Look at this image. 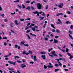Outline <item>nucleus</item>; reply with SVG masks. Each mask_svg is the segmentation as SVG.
Wrapping results in <instances>:
<instances>
[{"mask_svg":"<svg viewBox=\"0 0 73 73\" xmlns=\"http://www.w3.org/2000/svg\"><path fill=\"white\" fill-rule=\"evenodd\" d=\"M52 54L50 55L49 53L48 54L49 56H50V57H52V58H54L53 56H54L55 57H58V56L56 55V53H55V51H52L51 52V53H50V54Z\"/></svg>","mask_w":73,"mask_h":73,"instance_id":"nucleus-1","label":"nucleus"},{"mask_svg":"<svg viewBox=\"0 0 73 73\" xmlns=\"http://www.w3.org/2000/svg\"><path fill=\"white\" fill-rule=\"evenodd\" d=\"M37 7L38 8V9L39 10L41 9L42 8V5L40 3H38L36 4Z\"/></svg>","mask_w":73,"mask_h":73,"instance_id":"nucleus-2","label":"nucleus"},{"mask_svg":"<svg viewBox=\"0 0 73 73\" xmlns=\"http://www.w3.org/2000/svg\"><path fill=\"white\" fill-rule=\"evenodd\" d=\"M8 62L10 64H13V65L14 66L16 65V62H11L9 60L8 61Z\"/></svg>","mask_w":73,"mask_h":73,"instance_id":"nucleus-3","label":"nucleus"},{"mask_svg":"<svg viewBox=\"0 0 73 73\" xmlns=\"http://www.w3.org/2000/svg\"><path fill=\"white\" fill-rule=\"evenodd\" d=\"M49 65H48L47 66L48 68H53V66H52V65L50 63H49Z\"/></svg>","mask_w":73,"mask_h":73,"instance_id":"nucleus-4","label":"nucleus"},{"mask_svg":"<svg viewBox=\"0 0 73 73\" xmlns=\"http://www.w3.org/2000/svg\"><path fill=\"white\" fill-rule=\"evenodd\" d=\"M64 5V4L63 3H60L59 5L58 6V7L59 8H62V7L63 6V5Z\"/></svg>","mask_w":73,"mask_h":73,"instance_id":"nucleus-5","label":"nucleus"},{"mask_svg":"<svg viewBox=\"0 0 73 73\" xmlns=\"http://www.w3.org/2000/svg\"><path fill=\"white\" fill-rule=\"evenodd\" d=\"M21 68H25L26 67V65H25V64L23 63L21 65Z\"/></svg>","mask_w":73,"mask_h":73,"instance_id":"nucleus-6","label":"nucleus"},{"mask_svg":"<svg viewBox=\"0 0 73 73\" xmlns=\"http://www.w3.org/2000/svg\"><path fill=\"white\" fill-rule=\"evenodd\" d=\"M31 28L32 30H33V31H34V32H35V31H36V30H35V28H36L35 27V26L32 27Z\"/></svg>","mask_w":73,"mask_h":73,"instance_id":"nucleus-7","label":"nucleus"},{"mask_svg":"<svg viewBox=\"0 0 73 73\" xmlns=\"http://www.w3.org/2000/svg\"><path fill=\"white\" fill-rule=\"evenodd\" d=\"M41 57L44 59V60H45L46 59V58H45V55H42L41 56Z\"/></svg>","mask_w":73,"mask_h":73,"instance_id":"nucleus-8","label":"nucleus"},{"mask_svg":"<svg viewBox=\"0 0 73 73\" xmlns=\"http://www.w3.org/2000/svg\"><path fill=\"white\" fill-rule=\"evenodd\" d=\"M54 41L53 42V43H58V40H56V39H54Z\"/></svg>","mask_w":73,"mask_h":73,"instance_id":"nucleus-9","label":"nucleus"},{"mask_svg":"<svg viewBox=\"0 0 73 73\" xmlns=\"http://www.w3.org/2000/svg\"><path fill=\"white\" fill-rule=\"evenodd\" d=\"M60 15H63V13H59L57 14L56 16H60Z\"/></svg>","mask_w":73,"mask_h":73,"instance_id":"nucleus-10","label":"nucleus"},{"mask_svg":"<svg viewBox=\"0 0 73 73\" xmlns=\"http://www.w3.org/2000/svg\"><path fill=\"white\" fill-rule=\"evenodd\" d=\"M59 60H62V61H65V59L64 58H59Z\"/></svg>","mask_w":73,"mask_h":73,"instance_id":"nucleus-11","label":"nucleus"},{"mask_svg":"<svg viewBox=\"0 0 73 73\" xmlns=\"http://www.w3.org/2000/svg\"><path fill=\"white\" fill-rule=\"evenodd\" d=\"M17 62L18 63H20V64H21L22 63V62L20 60H17Z\"/></svg>","mask_w":73,"mask_h":73,"instance_id":"nucleus-12","label":"nucleus"},{"mask_svg":"<svg viewBox=\"0 0 73 73\" xmlns=\"http://www.w3.org/2000/svg\"><path fill=\"white\" fill-rule=\"evenodd\" d=\"M66 24L68 25V24H71V23L69 21H66Z\"/></svg>","mask_w":73,"mask_h":73,"instance_id":"nucleus-13","label":"nucleus"},{"mask_svg":"<svg viewBox=\"0 0 73 73\" xmlns=\"http://www.w3.org/2000/svg\"><path fill=\"white\" fill-rule=\"evenodd\" d=\"M14 58H15V60H16V59L17 58H20V57H19L18 56H15Z\"/></svg>","mask_w":73,"mask_h":73,"instance_id":"nucleus-14","label":"nucleus"},{"mask_svg":"<svg viewBox=\"0 0 73 73\" xmlns=\"http://www.w3.org/2000/svg\"><path fill=\"white\" fill-rule=\"evenodd\" d=\"M22 7H23L22 8H23V9H24L25 8V5H24V4H22Z\"/></svg>","mask_w":73,"mask_h":73,"instance_id":"nucleus-15","label":"nucleus"},{"mask_svg":"<svg viewBox=\"0 0 73 73\" xmlns=\"http://www.w3.org/2000/svg\"><path fill=\"white\" fill-rule=\"evenodd\" d=\"M26 9H28V11H30V9H31V7H30L28 6L27 7V8H26Z\"/></svg>","mask_w":73,"mask_h":73,"instance_id":"nucleus-16","label":"nucleus"},{"mask_svg":"<svg viewBox=\"0 0 73 73\" xmlns=\"http://www.w3.org/2000/svg\"><path fill=\"white\" fill-rule=\"evenodd\" d=\"M20 1L19 0H17V1H14V3H18Z\"/></svg>","mask_w":73,"mask_h":73,"instance_id":"nucleus-17","label":"nucleus"},{"mask_svg":"<svg viewBox=\"0 0 73 73\" xmlns=\"http://www.w3.org/2000/svg\"><path fill=\"white\" fill-rule=\"evenodd\" d=\"M26 35H27V36H28L29 39H31V37H30V36H29V35L27 34Z\"/></svg>","mask_w":73,"mask_h":73,"instance_id":"nucleus-18","label":"nucleus"},{"mask_svg":"<svg viewBox=\"0 0 73 73\" xmlns=\"http://www.w3.org/2000/svg\"><path fill=\"white\" fill-rule=\"evenodd\" d=\"M70 60H71L72 59V58H73V55H71L70 56Z\"/></svg>","mask_w":73,"mask_h":73,"instance_id":"nucleus-19","label":"nucleus"},{"mask_svg":"<svg viewBox=\"0 0 73 73\" xmlns=\"http://www.w3.org/2000/svg\"><path fill=\"white\" fill-rule=\"evenodd\" d=\"M3 40H7V37H4L3 38Z\"/></svg>","mask_w":73,"mask_h":73,"instance_id":"nucleus-20","label":"nucleus"},{"mask_svg":"<svg viewBox=\"0 0 73 73\" xmlns=\"http://www.w3.org/2000/svg\"><path fill=\"white\" fill-rule=\"evenodd\" d=\"M15 24H16V25H18V24H17V21L16 20L15 21Z\"/></svg>","mask_w":73,"mask_h":73,"instance_id":"nucleus-21","label":"nucleus"},{"mask_svg":"<svg viewBox=\"0 0 73 73\" xmlns=\"http://www.w3.org/2000/svg\"><path fill=\"white\" fill-rule=\"evenodd\" d=\"M56 32L58 33H60V30H56Z\"/></svg>","mask_w":73,"mask_h":73,"instance_id":"nucleus-22","label":"nucleus"},{"mask_svg":"<svg viewBox=\"0 0 73 73\" xmlns=\"http://www.w3.org/2000/svg\"><path fill=\"white\" fill-rule=\"evenodd\" d=\"M55 66H56V67H58V66H59V65L58 64H55Z\"/></svg>","mask_w":73,"mask_h":73,"instance_id":"nucleus-23","label":"nucleus"},{"mask_svg":"<svg viewBox=\"0 0 73 73\" xmlns=\"http://www.w3.org/2000/svg\"><path fill=\"white\" fill-rule=\"evenodd\" d=\"M50 25H51V27H52V28L55 29V27H54V25H53L52 24H51Z\"/></svg>","mask_w":73,"mask_h":73,"instance_id":"nucleus-24","label":"nucleus"},{"mask_svg":"<svg viewBox=\"0 0 73 73\" xmlns=\"http://www.w3.org/2000/svg\"><path fill=\"white\" fill-rule=\"evenodd\" d=\"M58 21H59V23H61V24H62V22H61V21H60V19H58Z\"/></svg>","mask_w":73,"mask_h":73,"instance_id":"nucleus-25","label":"nucleus"},{"mask_svg":"<svg viewBox=\"0 0 73 73\" xmlns=\"http://www.w3.org/2000/svg\"><path fill=\"white\" fill-rule=\"evenodd\" d=\"M58 63L59 64V66H60V67H61V66H62V64H61V63L60 62H59V63Z\"/></svg>","mask_w":73,"mask_h":73,"instance_id":"nucleus-26","label":"nucleus"},{"mask_svg":"<svg viewBox=\"0 0 73 73\" xmlns=\"http://www.w3.org/2000/svg\"><path fill=\"white\" fill-rule=\"evenodd\" d=\"M31 1H27L26 2V3H27V4H29V3Z\"/></svg>","mask_w":73,"mask_h":73,"instance_id":"nucleus-27","label":"nucleus"},{"mask_svg":"<svg viewBox=\"0 0 73 73\" xmlns=\"http://www.w3.org/2000/svg\"><path fill=\"white\" fill-rule=\"evenodd\" d=\"M30 34L31 35V36H35V37H36V35H33L31 33H30Z\"/></svg>","mask_w":73,"mask_h":73,"instance_id":"nucleus-28","label":"nucleus"},{"mask_svg":"<svg viewBox=\"0 0 73 73\" xmlns=\"http://www.w3.org/2000/svg\"><path fill=\"white\" fill-rule=\"evenodd\" d=\"M33 13H34L35 14H37L38 13V12L36 11L35 12H33Z\"/></svg>","mask_w":73,"mask_h":73,"instance_id":"nucleus-29","label":"nucleus"},{"mask_svg":"<svg viewBox=\"0 0 73 73\" xmlns=\"http://www.w3.org/2000/svg\"><path fill=\"white\" fill-rule=\"evenodd\" d=\"M31 8L33 10H35V8H34L33 6L31 7Z\"/></svg>","mask_w":73,"mask_h":73,"instance_id":"nucleus-30","label":"nucleus"},{"mask_svg":"<svg viewBox=\"0 0 73 73\" xmlns=\"http://www.w3.org/2000/svg\"><path fill=\"white\" fill-rule=\"evenodd\" d=\"M69 36H70V38L72 39V40H73V37H72V36L70 35H69Z\"/></svg>","mask_w":73,"mask_h":73,"instance_id":"nucleus-31","label":"nucleus"},{"mask_svg":"<svg viewBox=\"0 0 73 73\" xmlns=\"http://www.w3.org/2000/svg\"><path fill=\"white\" fill-rule=\"evenodd\" d=\"M39 18L40 19H41H41H40V20H43V19H44V17H39Z\"/></svg>","mask_w":73,"mask_h":73,"instance_id":"nucleus-32","label":"nucleus"},{"mask_svg":"<svg viewBox=\"0 0 73 73\" xmlns=\"http://www.w3.org/2000/svg\"><path fill=\"white\" fill-rule=\"evenodd\" d=\"M66 52H69V49L67 48H66Z\"/></svg>","mask_w":73,"mask_h":73,"instance_id":"nucleus-33","label":"nucleus"},{"mask_svg":"<svg viewBox=\"0 0 73 73\" xmlns=\"http://www.w3.org/2000/svg\"><path fill=\"white\" fill-rule=\"evenodd\" d=\"M48 5H46V7L45 8L46 9H48Z\"/></svg>","mask_w":73,"mask_h":73,"instance_id":"nucleus-34","label":"nucleus"},{"mask_svg":"<svg viewBox=\"0 0 73 73\" xmlns=\"http://www.w3.org/2000/svg\"><path fill=\"white\" fill-rule=\"evenodd\" d=\"M10 27H11V28L13 27V23H11L10 25Z\"/></svg>","mask_w":73,"mask_h":73,"instance_id":"nucleus-35","label":"nucleus"},{"mask_svg":"<svg viewBox=\"0 0 73 73\" xmlns=\"http://www.w3.org/2000/svg\"><path fill=\"white\" fill-rule=\"evenodd\" d=\"M25 53H26V51H24L22 53L23 54H25Z\"/></svg>","mask_w":73,"mask_h":73,"instance_id":"nucleus-36","label":"nucleus"},{"mask_svg":"<svg viewBox=\"0 0 73 73\" xmlns=\"http://www.w3.org/2000/svg\"><path fill=\"white\" fill-rule=\"evenodd\" d=\"M58 70H59V69H55V72H57V71H58Z\"/></svg>","mask_w":73,"mask_h":73,"instance_id":"nucleus-37","label":"nucleus"},{"mask_svg":"<svg viewBox=\"0 0 73 73\" xmlns=\"http://www.w3.org/2000/svg\"><path fill=\"white\" fill-rule=\"evenodd\" d=\"M44 68L45 69H47V66H46L44 65Z\"/></svg>","mask_w":73,"mask_h":73,"instance_id":"nucleus-38","label":"nucleus"},{"mask_svg":"<svg viewBox=\"0 0 73 73\" xmlns=\"http://www.w3.org/2000/svg\"><path fill=\"white\" fill-rule=\"evenodd\" d=\"M67 54L68 55V56H71V55H71V54H70V53H69V52H67Z\"/></svg>","mask_w":73,"mask_h":73,"instance_id":"nucleus-39","label":"nucleus"},{"mask_svg":"<svg viewBox=\"0 0 73 73\" xmlns=\"http://www.w3.org/2000/svg\"><path fill=\"white\" fill-rule=\"evenodd\" d=\"M17 7H19V8H20V9H21V8H21V6H20L19 5H18Z\"/></svg>","mask_w":73,"mask_h":73,"instance_id":"nucleus-40","label":"nucleus"},{"mask_svg":"<svg viewBox=\"0 0 73 73\" xmlns=\"http://www.w3.org/2000/svg\"><path fill=\"white\" fill-rule=\"evenodd\" d=\"M31 32V30H28L26 32V33H29V32Z\"/></svg>","mask_w":73,"mask_h":73,"instance_id":"nucleus-41","label":"nucleus"},{"mask_svg":"<svg viewBox=\"0 0 73 73\" xmlns=\"http://www.w3.org/2000/svg\"><path fill=\"white\" fill-rule=\"evenodd\" d=\"M56 60H57V62L58 63H59V62H59V61H60V59H56Z\"/></svg>","mask_w":73,"mask_h":73,"instance_id":"nucleus-42","label":"nucleus"},{"mask_svg":"<svg viewBox=\"0 0 73 73\" xmlns=\"http://www.w3.org/2000/svg\"><path fill=\"white\" fill-rule=\"evenodd\" d=\"M29 53H30V54H32V51L29 50Z\"/></svg>","mask_w":73,"mask_h":73,"instance_id":"nucleus-43","label":"nucleus"},{"mask_svg":"<svg viewBox=\"0 0 73 73\" xmlns=\"http://www.w3.org/2000/svg\"><path fill=\"white\" fill-rule=\"evenodd\" d=\"M46 25V24L45 23V24L43 25V28L44 29L45 28V25Z\"/></svg>","mask_w":73,"mask_h":73,"instance_id":"nucleus-44","label":"nucleus"},{"mask_svg":"<svg viewBox=\"0 0 73 73\" xmlns=\"http://www.w3.org/2000/svg\"><path fill=\"white\" fill-rule=\"evenodd\" d=\"M53 50V48H52L50 49H49L48 50V52H50L51 50Z\"/></svg>","mask_w":73,"mask_h":73,"instance_id":"nucleus-45","label":"nucleus"},{"mask_svg":"<svg viewBox=\"0 0 73 73\" xmlns=\"http://www.w3.org/2000/svg\"><path fill=\"white\" fill-rule=\"evenodd\" d=\"M24 46H29V45L28 44H24Z\"/></svg>","mask_w":73,"mask_h":73,"instance_id":"nucleus-46","label":"nucleus"},{"mask_svg":"<svg viewBox=\"0 0 73 73\" xmlns=\"http://www.w3.org/2000/svg\"><path fill=\"white\" fill-rule=\"evenodd\" d=\"M69 33L70 34V35H72V31H69Z\"/></svg>","mask_w":73,"mask_h":73,"instance_id":"nucleus-47","label":"nucleus"},{"mask_svg":"<svg viewBox=\"0 0 73 73\" xmlns=\"http://www.w3.org/2000/svg\"><path fill=\"white\" fill-rule=\"evenodd\" d=\"M18 46V45L17 44H16L15 45V48H17Z\"/></svg>","mask_w":73,"mask_h":73,"instance_id":"nucleus-48","label":"nucleus"},{"mask_svg":"<svg viewBox=\"0 0 73 73\" xmlns=\"http://www.w3.org/2000/svg\"><path fill=\"white\" fill-rule=\"evenodd\" d=\"M40 54H45V52H40Z\"/></svg>","mask_w":73,"mask_h":73,"instance_id":"nucleus-49","label":"nucleus"},{"mask_svg":"<svg viewBox=\"0 0 73 73\" xmlns=\"http://www.w3.org/2000/svg\"><path fill=\"white\" fill-rule=\"evenodd\" d=\"M25 20H31V18H29L27 19H25Z\"/></svg>","mask_w":73,"mask_h":73,"instance_id":"nucleus-50","label":"nucleus"},{"mask_svg":"<svg viewBox=\"0 0 73 73\" xmlns=\"http://www.w3.org/2000/svg\"><path fill=\"white\" fill-rule=\"evenodd\" d=\"M24 43H25V42L24 41H22L21 42V44H24Z\"/></svg>","mask_w":73,"mask_h":73,"instance_id":"nucleus-51","label":"nucleus"},{"mask_svg":"<svg viewBox=\"0 0 73 73\" xmlns=\"http://www.w3.org/2000/svg\"><path fill=\"white\" fill-rule=\"evenodd\" d=\"M67 13L69 15L70 14V11H67Z\"/></svg>","mask_w":73,"mask_h":73,"instance_id":"nucleus-52","label":"nucleus"},{"mask_svg":"<svg viewBox=\"0 0 73 73\" xmlns=\"http://www.w3.org/2000/svg\"><path fill=\"white\" fill-rule=\"evenodd\" d=\"M55 37L56 38H58V37H59V36H55Z\"/></svg>","mask_w":73,"mask_h":73,"instance_id":"nucleus-53","label":"nucleus"},{"mask_svg":"<svg viewBox=\"0 0 73 73\" xmlns=\"http://www.w3.org/2000/svg\"><path fill=\"white\" fill-rule=\"evenodd\" d=\"M48 40V38H47L46 37L45 38V39H44V40L45 41H46V40Z\"/></svg>","mask_w":73,"mask_h":73,"instance_id":"nucleus-54","label":"nucleus"},{"mask_svg":"<svg viewBox=\"0 0 73 73\" xmlns=\"http://www.w3.org/2000/svg\"><path fill=\"white\" fill-rule=\"evenodd\" d=\"M9 70H11V71H12L13 70V68H9Z\"/></svg>","mask_w":73,"mask_h":73,"instance_id":"nucleus-55","label":"nucleus"},{"mask_svg":"<svg viewBox=\"0 0 73 73\" xmlns=\"http://www.w3.org/2000/svg\"><path fill=\"white\" fill-rule=\"evenodd\" d=\"M70 29H73V25H71V26L70 27Z\"/></svg>","mask_w":73,"mask_h":73,"instance_id":"nucleus-56","label":"nucleus"},{"mask_svg":"<svg viewBox=\"0 0 73 73\" xmlns=\"http://www.w3.org/2000/svg\"><path fill=\"white\" fill-rule=\"evenodd\" d=\"M25 59H22V61L23 62H25Z\"/></svg>","mask_w":73,"mask_h":73,"instance_id":"nucleus-57","label":"nucleus"},{"mask_svg":"<svg viewBox=\"0 0 73 73\" xmlns=\"http://www.w3.org/2000/svg\"><path fill=\"white\" fill-rule=\"evenodd\" d=\"M29 28V27H26L25 29V30H27V29H28Z\"/></svg>","mask_w":73,"mask_h":73,"instance_id":"nucleus-58","label":"nucleus"},{"mask_svg":"<svg viewBox=\"0 0 73 73\" xmlns=\"http://www.w3.org/2000/svg\"><path fill=\"white\" fill-rule=\"evenodd\" d=\"M3 10V9H2V8H1V7H0V11H1Z\"/></svg>","mask_w":73,"mask_h":73,"instance_id":"nucleus-59","label":"nucleus"},{"mask_svg":"<svg viewBox=\"0 0 73 73\" xmlns=\"http://www.w3.org/2000/svg\"><path fill=\"white\" fill-rule=\"evenodd\" d=\"M30 63L32 64H33L34 63V62H30Z\"/></svg>","mask_w":73,"mask_h":73,"instance_id":"nucleus-60","label":"nucleus"},{"mask_svg":"<svg viewBox=\"0 0 73 73\" xmlns=\"http://www.w3.org/2000/svg\"><path fill=\"white\" fill-rule=\"evenodd\" d=\"M35 3V1H33V2H31V4H33V3Z\"/></svg>","mask_w":73,"mask_h":73,"instance_id":"nucleus-61","label":"nucleus"},{"mask_svg":"<svg viewBox=\"0 0 73 73\" xmlns=\"http://www.w3.org/2000/svg\"><path fill=\"white\" fill-rule=\"evenodd\" d=\"M1 16H2V17H4V14H1Z\"/></svg>","mask_w":73,"mask_h":73,"instance_id":"nucleus-62","label":"nucleus"},{"mask_svg":"<svg viewBox=\"0 0 73 73\" xmlns=\"http://www.w3.org/2000/svg\"><path fill=\"white\" fill-rule=\"evenodd\" d=\"M37 14L38 16H39V14H40V13H39V12H38V13H37Z\"/></svg>","mask_w":73,"mask_h":73,"instance_id":"nucleus-63","label":"nucleus"},{"mask_svg":"<svg viewBox=\"0 0 73 73\" xmlns=\"http://www.w3.org/2000/svg\"><path fill=\"white\" fill-rule=\"evenodd\" d=\"M17 73H21V72H20V71H19V70H18L17 71Z\"/></svg>","mask_w":73,"mask_h":73,"instance_id":"nucleus-64","label":"nucleus"}]
</instances>
